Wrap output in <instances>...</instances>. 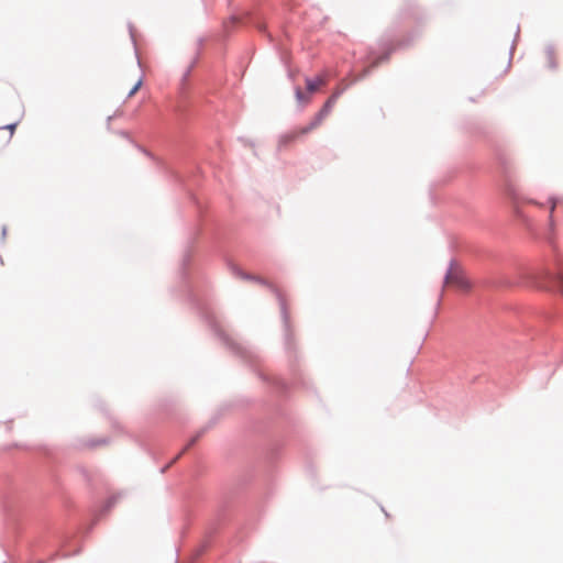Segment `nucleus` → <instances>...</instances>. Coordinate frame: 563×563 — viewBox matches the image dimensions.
I'll list each match as a JSON object with an SVG mask.
<instances>
[{"label": "nucleus", "mask_w": 563, "mask_h": 563, "mask_svg": "<svg viewBox=\"0 0 563 563\" xmlns=\"http://www.w3.org/2000/svg\"><path fill=\"white\" fill-rule=\"evenodd\" d=\"M341 92H342L341 89L335 90L331 95V97L325 101V103L323 104L321 110L316 114V117L311 120V122L308 125H306L303 128L296 129V130L290 131L289 133L285 134L284 136H282L280 143L288 144V143L295 141L296 139H298L299 136L306 135V134L310 133L311 131H313L314 129H317L319 125H321L323 120L330 114V112H331L332 108L334 107L336 100L339 99Z\"/></svg>", "instance_id": "1"}, {"label": "nucleus", "mask_w": 563, "mask_h": 563, "mask_svg": "<svg viewBox=\"0 0 563 563\" xmlns=\"http://www.w3.org/2000/svg\"><path fill=\"white\" fill-rule=\"evenodd\" d=\"M445 285L449 287H454L459 290H467L470 288V283L464 273L454 266L450 267L445 276Z\"/></svg>", "instance_id": "2"}, {"label": "nucleus", "mask_w": 563, "mask_h": 563, "mask_svg": "<svg viewBox=\"0 0 563 563\" xmlns=\"http://www.w3.org/2000/svg\"><path fill=\"white\" fill-rule=\"evenodd\" d=\"M307 90L310 93L316 92L321 86L325 85V79L322 76L317 77L316 79H307L306 80Z\"/></svg>", "instance_id": "3"}, {"label": "nucleus", "mask_w": 563, "mask_h": 563, "mask_svg": "<svg viewBox=\"0 0 563 563\" xmlns=\"http://www.w3.org/2000/svg\"><path fill=\"white\" fill-rule=\"evenodd\" d=\"M296 98L299 102H302L303 104H307L310 102V97L305 95L300 88L296 89Z\"/></svg>", "instance_id": "4"}, {"label": "nucleus", "mask_w": 563, "mask_h": 563, "mask_svg": "<svg viewBox=\"0 0 563 563\" xmlns=\"http://www.w3.org/2000/svg\"><path fill=\"white\" fill-rule=\"evenodd\" d=\"M550 203H551V206H550V224L552 225V214H553L555 208L561 205V201L556 198H551Z\"/></svg>", "instance_id": "5"}, {"label": "nucleus", "mask_w": 563, "mask_h": 563, "mask_svg": "<svg viewBox=\"0 0 563 563\" xmlns=\"http://www.w3.org/2000/svg\"><path fill=\"white\" fill-rule=\"evenodd\" d=\"M555 278L560 285L561 291L563 292V267L561 265L558 267Z\"/></svg>", "instance_id": "6"}, {"label": "nucleus", "mask_w": 563, "mask_h": 563, "mask_svg": "<svg viewBox=\"0 0 563 563\" xmlns=\"http://www.w3.org/2000/svg\"><path fill=\"white\" fill-rule=\"evenodd\" d=\"M141 86H142V80L140 79V80H137V82L133 86V88L130 90V92H129L128 97H129V98L133 97V96L139 91V89L141 88Z\"/></svg>", "instance_id": "7"}, {"label": "nucleus", "mask_w": 563, "mask_h": 563, "mask_svg": "<svg viewBox=\"0 0 563 563\" xmlns=\"http://www.w3.org/2000/svg\"><path fill=\"white\" fill-rule=\"evenodd\" d=\"M199 435H196L195 438H192L190 440V442L186 445L185 450H188L191 445H194L196 443V441L198 440Z\"/></svg>", "instance_id": "8"}, {"label": "nucleus", "mask_w": 563, "mask_h": 563, "mask_svg": "<svg viewBox=\"0 0 563 563\" xmlns=\"http://www.w3.org/2000/svg\"><path fill=\"white\" fill-rule=\"evenodd\" d=\"M15 126H16V123H13V124H8L5 126H2V129H7L12 133L14 131Z\"/></svg>", "instance_id": "9"}]
</instances>
